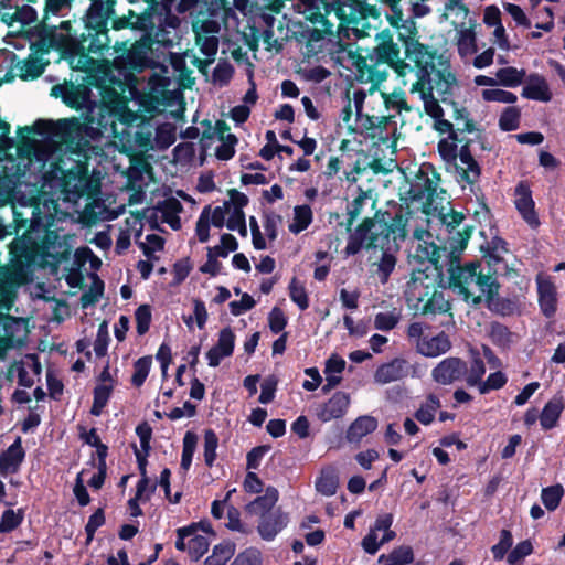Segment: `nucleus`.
Here are the masks:
<instances>
[{
    "label": "nucleus",
    "instance_id": "obj_64",
    "mask_svg": "<svg viewBox=\"0 0 565 565\" xmlns=\"http://www.w3.org/2000/svg\"><path fill=\"white\" fill-rule=\"evenodd\" d=\"M231 565H262L260 552L256 548H247L239 553Z\"/></svg>",
    "mask_w": 565,
    "mask_h": 565
},
{
    "label": "nucleus",
    "instance_id": "obj_31",
    "mask_svg": "<svg viewBox=\"0 0 565 565\" xmlns=\"http://www.w3.org/2000/svg\"><path fill=\"white\" fill-rule=\"evenodd\" d=\"M279 498L278 490L275 487H268L265 494L258 495L246 505L249 514L259 515L260 518L273 512V508Z\"/></svg>",
    "mask_w": 565,
    "mask_h": 565
},
{
    "label": "nucleus",
    "instance_id": "obj_2",
    "mask_svg": "<svg viewBox=\"0 0 565 565\" xmlns=\"http://www.w3.org/2000/svg\"><path fill=\"white\" fill-rule=\"evenodd\" d=\"M387 209L375 210L373 216L364 217L349 235L344 248L345 256L359 254L362 249H382V256L376 263V275L382 284L390 280L395 269L397 258L393 252H398L401 243L407 237L409 207L395 201L387 202Z\"/></svg>",
    "mask_w": 565,
    "mask_h": 565
},
{
    "label": "nucleus",
    "instance_id": "obj_22",
    "mask_svg": "<svg viewBox=\"0 0 565 565\" xmlns=\"http://www.w3.org/2000/svg\"><path fill=\"white\" fill-rule=\"evenodd\" d=\"M350 405V395L342 391H337L326 403L319 406L318 418L323 422L341 418L345 415Z\"/></svg>",
    "mask_w": 565,
    "mask_h": 565
},
{
    "label": "nucleus",
    "instance_id": "obj_43",
    "mask_svg": "<svg viewBox=\"0 0 565 565\" xmlns=\"http://www.w3.org/2000/svg\"><path fill=\"white\" fill-rule=\"evenodd\" d=\"M459 142H462V138H460L459 135L456 136V140H450L449 138H443L439 140L437 149L439 156L445 162L454 163L456 166Z\"/></svg>",
    "mask_w": 565,
    "mask_h": 565
},
{
    "label": "nucleus",
    "instance_id": "obj_11",
    "mask_svg": "<svg viewBox=\"0 0 565 565\" xmlns=\"http://www.w3.org/2000/svg\"><path fill=\"white\" fill-rule=\"evenodd\" d=\"M395 30L397 31V39L404 47L405 58L414 63L416 71L434 65L437 58L440 65L444 64L443 55H438L435 47L419 42L418 30L413 18L406 19Z\"/></svg>",
    "mask_w": 565,
    "mask_h": 565
},
{
    "label": "nucleus",
    "instance_id": "obj_47",
    "mask_svg": "<svg viewBox=\"0 0 565 565\" xmlns=\"http://www.w3.org/2000/svg\"><path fill=\"white\" fill-rule=\"evenodd\" d=\"M152 365V358L150 355H146L142 358H139L134 363V374L131 376V384L135 387H140L146 382L150 369Z\"/></svg>",
    "mask_w": 565,
    "mask_h": 565
},
{
    "label": "nucleus",
    "instance_id": "obj_54",
    "mask_svg": "<svg viewBox=\"0 0 565 565\" xmlns=\"http://www.w3.org/2000/svg\"><path fill=\"white\" fill-rule=\"evenodd\" d=\"M512 533L507 529L501 530L499 542L491 547L493 558L495 561L503 559L508 551L512 547Z\"/></svg>",
    "mask_w": 565,
    "mask_h": 565
},
{
    "label": "nucleus",
    "instance_id": "obj_37",
    "mask_svg": "<svg viewBox=\"0 0 565 565\" xmlns=\"http://www.w3.org/2000/svg\"><path fill=\"white\" fill-rule=\"evenodd\" d=\"M486 373V365L479 352L472 351L470 365L467 364V375L465 382L468 386H478Z\"/></svg>",
    "mask_w": 565,
    "mask_h": 565
},
{
    "label": "nucleus",
    "instance_id": "obj_6",
    "mask_svg": "<svg viewBox=\"0 0 565 565\" xmlns=\"http://www.w3.org/2000/svg\"><path fill=\"white\" fill-rule=\"evenodd\" d=\"M449 285L457 289L466 302H471L475 307L488 297L499 294L501 288L497 277L483 274L479 260L469 262L463 266L450 262Z\"/></svg>",
    "mask_w": 565,
    "mask_h": 565
},
{
    "label": "nucleus",
    "instance_id": "obj_3",
    "mask_svg": "<svg viewBox=\"0 0 565 565\" xmlns=\"http://www.w3.org/2000/svg\"><path fill=\"white\" fill-rule=\"evenodd\" d=\"M102 3L94 0L83 17V34L81 38L74 35L64 36L57 33L56 25H49L45 20L39 21L33 28L36 40L31 43L33 54L43 56L51 50H60L68 55L75 68L90 74L97 66V61L90 53H100L106 47V35L99 28L104 25L105 18L100 14Z\"/></svg>",
    "mask_w": 565,
    "mask_h": 565
},
{
    "label": "nucleus",
    "instance_id": "obj_25",
    "mask_svg": "<svg viewBox=\"0 0 565 565\" xmlns=\"http://www.w3.org/2000/svg\"><path fill=\"white\" fill-rule=\"evenodd\" d=\"M25 458V450L22 447L21 437L15 440L0 455V475L8 476L17 473Z\"/></svg>",
    "mask_w": 565,
    "mask_h": 565
},
{
    "label": "nucleus",
    "instance_id": "obj_56",
    "mask_svg": "<svg viewBox=\"0 0 565 565\" xmlns=\"http://www.w3.org/2000/svg\"><path fill=\"white\" fill-rule=\"evenodd\" d=\"M214 347L227 356L233 354L235 348V334L230 327H225L220 331L217 342Z\"/></svg>",
    "mask_w": 565,
    "mask_h": 565
},
{
    "label": "nucleus",
    "instance_id": "obj_41",
    "mask_svg": "<svg viewBox=\"0 0 565 565\" xmlns=\"http://www.w3.org/2000/svg\"><path fill=\"white\" fill-rule=\"evenodd\" d=\"M113 391V384H98L95 386L93 391V405L89 411L92 415L99 416L102 414L103 409L105 408L111 396Z\"/></svg>",
    "mask_w": 565,
    "mask_h": 565
},
{
    "label": "nucleus",
    "instance_id": "obj_12",
    "mask_svg": "<svg viewBox=\"0 0 565 565\" xmlns=\"http://www.w3.org/2000/svg\"><path fill=\"white\" fill-rule=\"evenodd\" d=\"M302 39L306 41V49L309 56L330 55L340 58V54L348 53L351 46L344 42L339 34V30L333 32V25L317 28H306L301 32Z\"/></svg>",
    "mask_w": 565,
    "mask_h": 565
},
{
    "label": "nucleus",
    "instance_id": "obj_7",
    "mask_svg": "<svg viewBox=\"0 0 565 565\" xmlns=\"http://www.w3.org/2000/svg\"><path fill=\"white\" fill-rule=\"evenodd\" d=\"M449 285L457 289L466 302H471L475 307L488 297L499 294L501 288L497 277L483 274L479 260L469 262L463 266L450 262Z\"/></svg>",
    "mask_w": 565,
    "mask_h": 565
},
{
    "label": "nucleus",
    "instance_id": "obj_29",
    "mask_svg": "<svg viewBox=\"0 0 565 565\" xmlns=\"http://www.w3.org/2000/svg\"><path fill=\"white\" fill-rule=\"evenodd\" d=\"M537 294L542 313L546 318L554 317L557 309L555 286L550 280H540L537 282Z\"/></svg>",
    "mask_w": 565,
    "mask_h": 565
},
{
    "label": "nucleus",
    "instance_id": "obj_35",
    "mask_svg": "<svg viewBox=\"0 0 565 565\" xmlns=\"http://www.w3.org/2000/svg\"><path fill=\"white\" fill-rule=\"evenodd\" d=\"M525 76L526 72L524 68L518 70L514 66L502 67L495 73L498 84L511 88L521 85Z\"/></svg>",
    "mask_w": 565,
    "mask_h": 565
},
{
    "label": "nucleus",
    "instance_id": "obj_39",
    "mask_svg": "<svg viewBox=\"0 0 565 565\" xmlns=\"http://www.w3.org/2000/svg\"><path fill=\"white\" fill-rule=\"evenodd\" d=\"M90 279L92 285L89 287V290L85 291L79 299L82 308H88L90 306H94L104 295L105 284L99 278V276L93 273L90 274Z\"/></svg>",
    "mask_w": 565,
    "mask_h": 565
},
{
    "label": "nucleus",
    "instance_id": "obj_42",
    "mask_svg": "<svg viewBox=\"0 0 565 565\" xmlns=\"http://www.w3.org/2000/svg\"><path fill=\"white\" fill-rule=\"evenodd\" d=\"M289 297L300 310H307L309 308V297L306 290L305 284L298 280L297 277H292L288 285Z\"/></svg>",
    "mask_w": 565,
    "mask_h": 565
},
{
    "label": "nucleus",
    "instance_id": "obj_9",
    "mask_svg": "<svg viewBox=\"0 0 565 565\" xmlns=\"http://www.w3.org/2000/svg\"><path fill=\"white\" fill-rule=\"evenodd\" d=\"M157 36L158 33L151 31L143 33L134 43H129V40L116 41L110 49L115 54L111 67L125 78L153 68L156 63L151 54L153 45L159 43Z\"/></svg>",
    "mask_w": 565,
    "mask_h": 565
},
{
    "label": "nucleus",
    "instance_id": "obj_45",
    "mask_svg": "<svg viewBox=\"0 0 565 565\" xmlns=\"http://www.w3.org/2000/svg\"><path fill=\"white\" fill-rule=\"evenodd\" d=\"M218 447V437L216 435V433L209 428V429H205L204 430V451H203V457H204V462L205 465L211 468L213 467L215 460H216V457H217V454H216V449Z\"/></svg>",
    "mask_w": 565,
    "mask_h": 565
},
{
    "label": "nucleus",
    "instance_id": "obj_63",
    "mask_svg": "<svg viewBox=\"0 0 565 565\" xmlns=\"http://www.w3.org/2000/svg\"><path fill=\"white\" fill-rule=\"evenodd\" d=\"M233 75V65L227 61H223L214 67L212 78L213 82L218 83L221 86H225L231 82Z\"/></svg>",
    "mask_w": 565,
    "mask_h": 565
},
{
    "label": "nucleus",
    "instance_id": "obj_34",
    "mask_svg": "<svg viewBox=\"0 0 565 565\" xmlns=\"http://www.w3.org/2000/svg\"><path fill=\"white\" fill-rule=\"evenodd\" d=\"M488 335L492 344L501 350L510 349L513 343V332L499 321L490 322Z\"/></svg>",
    "mask_w": 565,
    "mask_h": 565
},
{
    "label": "nucleus",
    "instance_id": "obj_23",
    "mask_svg": "<svg viewBox=\"0 0 565 565\" xmlns=\"http://www.w3.org/2000/svg\"><path fill=\"white\" fill-rule=\"evenodd\" d=\"M523 83H525L521 93L523 98L543 103H547L552 99V92L546 78L543 75L539 73H531L530 75L525 76Z\"/></svg>",
    "mask_w": 565,
    "mask_h": 565
},
{
    "label": "nucleus",
    "instance_id": "obj_18",
    "mask_svg": "<svg viewBox=\"0 0 565 565\" xmlns=\"http://www.w3.org/2000/svg\"><path fill=\"white\" fill-rule=\"evenodd\" d=\"M408 375L417 376V365L411 364L406 359L394 358L383 363L374 372V381L379 384H388L401 381Z\"/></svg>",
    "mask_w": 565,
    "mask_h": 565
},
{
    "label": "nucleus",
    "instance_id": "obj_36",
    "mask_svg": "<svg viewBox=\"0 0 565 565\" xmlns=\"http://www.w3.org/2000/svg\"><path fill=\"white\" fill-rule=\"evenodd\" d=\"M235 553V544L231 541L222 542L213 547L212 554L204 561V565H225Z\"/></svg>",
    "mask_w": 565,
    "mask_h": 565
},
{
    "label": "nucleus",
    "instance_id": "obj_57",
    "mask_svg": "<svg viewBox=\"0 0 565 565\" xmlns=\"http://www.w3.org/2000/svg\"><path fill=\"white\" fill-rule=\"evenodd\" d=\"M151 307L147 303L140 305L135 311L136 329L139 335L149 331L151 323Z\"/></svg>",
    "mask_w": 565,
    "mask_h": 565
},
{
    "label": "nucleus",
    "instance_id": "obj_13",
    "mask_svg": "<svg viewBox=\"0 0 565 565\" xmlns=\"http://www.w3.org/2000/svg\"><path fill=\"white\" fill-rule=\"evenodd\" d=\"M465 220L466 215L454 209H450L447 213L440 212V221L448 233L447 242L449 244L451 263L458 260L459 255L466 249L475 231V226L468 224H465L461 230H458Z\"/></svg>",
    "mask_w": 565,
    "mask_h": 565
},
{
    "label": "nucleus",
    "instance_id": "obj_27",
    "mask_svg": "<svg viewBox=\"0 0 565 565\" xmlns=\"http://www.w3.org/2000/svg\"><path fill=\"white\" fill-rule=\"evenodd\" d=\"M340 9L335 11L337 15L340 18L339 24V34H341V39H350V34L352 33L355 39H362L370 36L371 25L361 15H351L349 19L342 18L339 13Z\"/></svg>",
    "mask_w": 565,
    "mask_h": 565
},
{
    "label": "nucleus",
    "instance_id": "obj_15",
    "mask_svg": "<svg viewBox=\"0 0 565 565\" xmlns=\"http://www.w3.org/2000/svg\"><path fill=\"white\" fill-rule=\"evenodd\" d=\"M88 79V84L99 90V117L104 115L103 113L116 116L127 108V99L115 87L106 84L105 77L89 75Z\"/></svg>",
    "mask_w": 565,
    "mask_h": 565
},
{
    "label": "nucleus",
    "instance_id": "obj_4",
    "mask_svg": "<svg viewBox=\"0 0 565 565\" xmlns=\"http://www.w3.org/2000/svg\"><path fill=\"white\" fill-rule=\"evenodd\" d=\"M376 45L362 55L359 51H348V56L352 60L356 70V81L360 83H370V92L373 93L379 85L387 78V68L380 70L381 65H386L395 71L398 76H405L412 71L405 57H401V47L394 41V33L388 28L375 34Z\"/></svg>",
    "mask_w": 565,
    "mask_h": 565
},
{
    "label": "nucleus",
    "instance_id": "obj_62",
    "mask_svg": "<svg viewBox=\"0 0 565 565\" xmlns=\"http://www.w3.org/2000/svg\"><path fill=\"white\" fill-rule=\"evenodd\" d=\"M390 563L395 565H407L414 561V552L411 546L402 545L395 547L387 556Z\"/></svg>",
    "mask_w": 565,
    "mask_h": 565
},
{
    "label": "nucleus",
    "instance_id": "obj_46",
    "mask_svg": "<svg viewBox=\"0 0 565 565\" xmlns=\"http://www.w3.org/2000/svg\"><path fill=\"white\" fill-rule=\"evenodd\" d=\"M24 519V512L22 509L17 511L8 509L3 511L0 520V533H10L21 525Z\"/></svg>",
    "mask_w": 565,
    "mask_h": 565
},
{
    "label": "nucleus",
    "instance_id": "obj_21",
    "mask_svg": "<svg viewBox=\"0 0 565 565\" xmlns=\"http://www.w3.org/2000/svg\"><path fill=\"white\" fill-rule=\"evenodd\" d=\"M515 195L518 196L515 200L518 212L531 228H537L541 222L535 211V203L530 186L524 182H520L515 188Z\"/></svg>",
    "mask_w": 565,
    "mask_h": 565
},
{
    "label": "nucleus",
    "instance_id": "obj_28",
    "mask_svg": "<svg viewBox=\"0 0 565 565\" xmlns=\"http://www.w3.org/2000/svg\"><path fill=\"white\" fill-rule=\"evenodd\" d=\"M446 247H439L434 242L419 241L414 253V258L418 262H428L434 269L441 276L443 265L439 263L441 253H446Z\"/></svg>",
    "mask_w": 565,
    "mask_h": 565
},
{
    "label": "nucleus",
    "instance_id": "obj_20",
    "mask_svg": "<svg viewBox=\"0 0 565 565\" xmlns=\"http://www.w3.org/2000/svg\"><path fill=\"white\" fill-rule=\"evenodd\" d=\"M460 143L461 147L458 149V158L466 168L456 164V170L460 177V181L472 185L479 180L481 175V168L473 158L470 149L472 139L462 138V142Z\"/></svg>",
    "mask_w": 565,
    "mask_h": 565
},
{
    "label": "nucleus",
    "instance_id": "obj_61",
    "mask_svg": "<svg viewBox=\"0 0 565 565\" xmlns=\"http://www.w3.org/2000/svg\"><path fill=\"white\" fill-rule=\"evenodd\" d=\"M237 142L238 138L234 134H227L225 140H222V145L216 147L215 157L222 161L232 159L235 154Z\"/></svg>",
    "mask_w": 565,
    "mask_h": 565
},
{
    "label": "nucleus",
    "instance_id": "obj_49",
    "mask_svg": "<svg viewBox=\"0 0 565 565\" xmlns=\"http://www.w3.org/2000/svg\"><path fill=\"white\" fill-rule=\"evenodd\" d=\"M564 495V488L562 484H554L544 488L541 493V499L544 507L548 511H554L558 508L561 500Z\"/></svg>",
    "mask_w": 565,
    "mask_h": 565
},
{
    "label": "nucleus",
    "instance_id": "obj_50",
    "mask_svg": "<svg viewBox=\"0 0 565 565\" xmlns=\"http://www.w3.org/2000/svg\"><path fill=\"white\" fill-rule=\"evenodd\" d=\"M210 542L203 535L194 534L188 541V553L193 562H198L207 551Z\"/></svg>",
    "mask_w": 565,
    "mask_h": 565
},
{
    "label": "nucleus",
    "instance_id": "obj_16",
    "mask_svg": "<svg viewBox=\"0 0 565 565\" xmlns=\"http://www.w3.org/2000/svg\"><path fill=\"white\" fill-rule=\"evenodd\" d=\"M40 233L45 260L51 258L55 263H61L70 258L72 247L57 230H51L50 225L41 223Z\"/></svg>",
    "mask_w": 565,
    "mask_h": 565
},
{
    "label": "nucleus",
    "instance_id": "obj_26",
    "mask_svg": "<svg viewBox=\"0 0 565 565\" xmlns=\"http://www.w3.org/2000/svg\"><path fill=\"white\" fill-rule=\"evenodd\" d=\"M417 352L427 358H437L451 349V341L445 331L427 338L424 337L417 342Z\"/></svg>",
    "mask_w": 565,
    "mask_h": 565
},
{
    "label": "nucleus",
    "instance_id": "obj_10",
    "mask_svg": "<svg viewBox=\"0 0 565 565\" xmlns=\"http://www.w3.org/2000/svg\"><path fill=\"white\" fill-rule=\"evenodd\" d=\"M40 227V218L32 221L23 235L17 236L10 244L11 267L15 274H22L24 269L38 264L40 258L45 260Z\"/></svg>",
    "mask_w": 565,
    "mask_h": 565
},
{
    "label": "nucleus",
    "instance_id": "obj_33",
    "mask_svg": "<svg viewBox=\"0 0 565 565\" xmlns=\"http://www.w3.org/2000/svg\"><path fill=\"white\" fill-rule=\"evenodd\" d=\"M484 302L489 311L501 317H510L519 309L516 299L500 297L499 294L488 297Z\"/></svg>",
    "mask_w": 565,
    "mask_h": 565
},
{
    "label": "nucleus",
    "instance_id": "obj_5",
    "mask_svg": "<svg viewBox=\"0 0 565 565\" xmlns=\"http://www.w3.org/2000/svg\"><path fill=\"white\" fill-rule=\"evenodd\" d=\"M445 64L441 68L434 64L417 70V79L411 88L412 93L419 94L425 113L433 119L444 117L445 113L439 103L448 104L449 97L452 96V86L456 84L449 63L446 61Z\"/></svg>",
    "mask_w": 565,
    "mask_h": 565
},
{
    "label": "nucleus",
    "instance_id": "obj_48",
    "mask_svg": "<svg viewBox=\"0 0 565 565\" xmlns=\"http://www.w3.org/2000/svg\"><path fill=\"white\" fill-rule=\"evenodd\" d=\"M198 436L195 433L189 430L183 437V448L181 455V468L189 470L193 460V455L196 449Z\"/></svg>",
    "mask_w": 565,
    "mask_h": 565
},
{
    "label": "nucleus",
    "instance_id": "obj_1",
    "mask_svg": "<svg viewBox=\"0 0 565 565\" xmlns=\"http://www.w3.org/2000/svg\"><path fill=\"white\" fill-rule=\"evenodd\" d=\"M51 95L62 97L65 105L76 110L86 109L85 121L78 118H64L54 120L38 119L32 126H24L18 129V132L38 135L47 139L55 140L64 146L65 150L72 154L86 157L90 149V139L100 135L99 128H106L105 116L96 118L94 110L97 103L92 99V90L86 85H54Z\"/></svg>",
    "mask_w": 565,
    "mask_h": 565
},
{
    "label": "nucleus",
    "instance_id": "obj_58",
    "mask_svg": "<svg viewBox=\"0 0 565 565\" xmlns=\"http://www.w3.org/2000/svg\"><path fill=\"white\" fill-rule=\"evenodd\" d=\"M449 309V302L444 299L443 292L434 290L431 297L423 306V313L446 312Z\"/></svg>",
    "mask_w": 565,
    "mask_h": 565
},
{
    "label": "nucleus",
    "instance_id": "obj_44",
    "mask_svg": "<svg viewBox=\"0 0 565 565\" xmlns=\"http://www.w3.org/2000/svg\"><path fill=\"white\" fill-rule=\"evenodd\" d=\"M521 110L515 106H508L499 118V127L502 131H513L520 127Z\"/></svg>",
    "mask_w": 565,
    "mask_h": 565
},
{
    "label": "nucleus",
    "instance_id": "obj_32",
    "mask_svg": "<svg viewBox=\"0 0 565 565\" xmlns=\"http://www.w3.org/2000/svg\"><path fill=\"white\" fill-rule=\"evenodd\" d=\"M377 428V420L370 415L359 416L347 430V439L350 443H359L363 437Z\"/></svg>",
    "mask_w": 565,
    "mask_h": 565
},
{
    "label": "nucleus",
    "instance_id": "obj_51",
    "mask_svg": "<svg viewBox=\"0 0 565 565\" xmlns=\"http://www.w3.org/2000/svg\"><path fill=\"white\" fill-rule=\"evenodd\" d=\"M339 487V479L333 472H322L316 481V489L323 495H333Z\"/></svg>",
    "mask_w": 565,
    "mask_h": 565
},
{
    "label": "nucleus",
    "instance_id": "obj_14",
    "mask_svg": "<svg viewBox=\"0 0 565 565\" xmlns=\"http://www.w3.org/2000/svg\"><path fill=\"white\" fill-rule=\"evenodd\" d=\"M440 181V174L433 164L423 166L415 175L407 195L411 201L424 202L430 206L437 198V188Z\"/></svg>",
    "mask_w": 565,
    "mask_h": 565
},
{
    "label": "nucleus",
    "instance_id": "obj_55",
    "mask_svg": "<svg viewBox=\"0 0 565 565\" xmlns=\"http://www.w3.org/2000/svg\"><path fill=\"white\" fill-rule=\"evenodd\" d=\"M106 522L105 512L103 508H98L89 518L85 525L86 545H89L94 540L96 531Z\"/></svg>",
    "mask_w": 565,
    "mask_h": 565
},
{
    "label": "nucleus",
    "instance_id": "obj_19",
    "mask_svg": "<svg viewBox=\"0 0 565 565\" xmlns=\"http://www.w3.org/2000/svg\"><path fill=\"white\" fill-rule=\"evenodd\" d=\"M3 56L6 61L10 62L11 68L18 71L17 75L20 79L24 82L39 78L49 65V61L44 62L40 55L33 53L24 60H20L12 51H6Z\"/></svg>",
    "mask_w": 565,
    "mask_h": 565
},
{
    "label": "nucleus",
    "instance_id": "obj_59",
    "mask_svg": "<svg viewBox=\"0 0 565 565\" xmlns=\"http://www.w3.org/2000/svg\"><path fill=\"white\" fill-rule=\"evenodd\" d=\"M11 22H19L22 25H28L31 23H38V12L36 10L29 6L23 4L21 7H17L14 13L11 15Z\"/></svg>",
    "mask_w": 565,
    "mask_h": 565
},
{
    "label": "nucleus",
    "instance_id": "obj_30",
    "mask_svg": "<svg viewBox=\"0 0 565 565\" xmlns=\"http://www.w3.org/2000/svg\"><path fill=\"white\" fill-rule=\"evenodd\" d=\"M565 408L564 397L555 395L543 407L540 414V423L543 429L550 430L557 425L562 412Z\"/></svg>",
    "mask_w": 565,
    "mask_h": 565
},
{
    "label": "nucleus",
    "instance_id": "obj_8",
    "mask_svg": "<svg viewBox=\"0 0 565 565\" xmlns=\"http://www.w3.org/2000/svg\"><path fill=\"white\" fill-rule=\"evenodd\" d=\"M94 0H90V4ZM102 3L100 14L105 18L104 25L100 29L106 35V47L100 50V53H90L97 62L109 53L111 49V39L109 36L108 23L111 22V29L120 31L124 29L137 30L143 33L154 31V14L157 13L159 2L158 0H143L147 3V8L137 13L135 10L129 9L127 14L117 15L115 11L116 0H98Z\"/></svg>",
    "mask_w": 565,
    "mask_h": 565
},
{
    "label": "nucleus",
    "instance_id": "obj_40",
    "mask_svg": "<svg viewBox=\"0 0 565 565\" xmlns=\"http://www.w3.org/2000/svg\"><path fill=\"white\" fill-rule=\"evenodd\" d=\"M312 211L307 204L297 205L294 209V222L289 225V231L299 234L305 231L312 222Z\"/></svg>",
    "mask_w": 565,
    "mask_h": 565
},
{
    "label": "nucleus",
    "instance_id": "obj_52",
    "mask_svg": "<svg viewBox=\"0 0 565 565\" xmlns=\"http://www.w3.org/2000/svg\"><path fill=\"white\" fill-rule=\"evenodd\" d=\"M458 51L460 54L477 53V36L472 26L459 32Z\"/></svg>",
    "mask_w": 565,
    "mask_h": 565
},
{
    "label": "nucleus",
    "instance_id": "obj_38",
    "mask_svg": "<svg viewBox=\"0 0 565 565\" xmlns=\"http://www.w3.org/2000/svg\"><path fill=\"white\" fill-rule=\"evenodd\" d=\"M441 403L437 395L429 394L426 402L415 412V418L423 425H429L434 422L435 413L440 408Z\"/></svg>",
    "mask_w": 565,
    "mask_h": 565
},
{
    "label": "nucleus",
    "instance_id": "obj_53",
    "mask_svg": "<svg viewBox=\"0 0 565 565\" xmlns=\"http://www.w3.org/2000/svg\"><path fill=\"white\" fill-rule=\"evenodd\" d=\"M507 375L501 371H497L490 373L486 381H481L480 384L478 385V388L480 394H487L490 391L502 388L507 384Z\"/></svg>",
    "mask_w": 565,
    "mask_h": 565
},
{
    "label": "nucleus",
    "instance_id": "obj_60",
    "mask_svg": "<svg viewBox=\"0 0 565 565\" xmlns=\"http://www.w3.org/2000/svg\"><path fill=\"white\" fill-rule=\"evenodd\" d=\"M109 341L108 326L107 322L104 321L98 326L97 335L94 342V351L97 358H103L107 354Z\"/></svg>",
    "mask_w": 565,
    "mask_h": 565
},
{
    "label": "nucleus",
    "instance_id": "obj_24",
    "mask_svg": "<svg viewBox=\"0 0 565 565\" xmlns=\"http://www.w3.org/2000/svg\"><path fill=\"white\" fill-rule=\"evenodd\" d=\"M288 514L280 508L260 518L257 531L265 541H273L288 524Z\"/></svg>",
    "mask_w": 565,
    "mask_h": 565
},
{
    "label": "nucleus",
    "instance_id": "obj_17",
    "mask_svg": "<svg viewBox=\"0 0 565 565\" xmlns=\"http://www.w3.org/2000/svg\"><path fill=\"white\" fill-rule=\"evenodd\" d=\"M467 362L458 356L441 360L431 371L433 380L440 385L465 382Z\"/></svg>",
    "mask_w": 565,
    "mask_h": 565
}]
</instances>
